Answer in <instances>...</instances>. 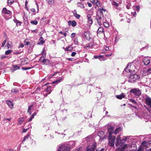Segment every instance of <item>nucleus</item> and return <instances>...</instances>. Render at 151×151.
<instances>
[{"label":"nucleus","mask_w":151,"mask_h":151,"mask_svg":"<svg viewBox=\"0 0 151 151\" xmlns=\"http://www.w3.org/2000/svg\"><path fill=\"white\" fill-rule=\"evenodd\" d=\"M112 4L113 5H114L116 7L118 6H119V4L117 3L116 1H113L112 2Z\"/></svg>","instance_id":"nucleus-41"},{"label":"nucleus","mask_w":151,"mask_h":151,"mask_svg":"<svg viewBox=\"0 0 151 151\" xmlns=\"http://www.w3.org/2000/svg\"><path fill=\"white\" fill-rule=\"evenodd\" d=\"M148 144L150 145V146L151 145V140L148 142L147 143L145 142V141H143L142 143V145L143 146H145L146 147H148Z\"/></svg>","instance_id":"nucleus-17"},{"label":"nucleus","mask_w":151,"mask_h":151,"mask_svg":"<svg viewBox=\"0 0 151 151\" xmlns=\"http://www.w3.org/2000/svg\"><path fill=\"white\" fill-rule=\"evenodd\" d=\"M59 33L60 34H63L65 37H66L67 35V33L65 32V33H63V32L62 31H60L59 32Z\"/></svg>","instance_id":"nucleus-50"},{"label":"nucleus","mask_w":151,"mask_h":151,"mask_svg":"<svg viewBox=\"0 0 151 151\" xmlns=\"http://www.w3.org/2000/svg\"><path fill=\"white\" fill-rule=\"evenodd\" d=\"M31 31L32 32H35L37 33V29L31 30Z\"/></svg>","instance_id":"nucleus-62"},{"label":"nucleus","mask_w":151,"mask_h":151,"mask_svg":"<svg viewBox=\"0 0 151 151\" xmlns=\"http://www.w3.org/2000/svg\"><path fill=\"white\" fill-rule=\"evenodd\" d=\"M32 68H31L30 67H22V69H23L24 70H27L29 69H30Z\"/></svg>","instance_id":"nucleus-51"},{"label":"nucleus","mask_w":151,"mask_h":151,"mask_svg":"<svg viewBox=\"0 0 151 151\" xmlns=\"http://www.w3.org/2000/svg\"><path fill=\"white\" fill-rule=\"evenodd\" d=\"M122 130V128L121 127H119L118 128H116L115 130V131L114 132V134H117L119 132H120Z\"/></svg>","instance_id":"nucleus-20"},{"label":"nucleus","mask_w":151,"mask_h":151,"mask_svg":"<svg viewBox=\"0 0 151 151\" xmlns=\"http://www.w3.org/2000/svg\"><path fill=\"white\" fill-rule=\"evenodd\" d=\"M103 24H104V26L106 27H109V24L106 22H103Z\"/></svg>","instance_id":"nucleus-46"},{"label":"nucleus","mask_w":151,"mask_h":151,"mask_svg":"<svg viewBox=\"0 0 151 151\" xmlns=\"http://www.w3.org/2000/svg\"><path fill=\"white\" fill-rule=\"evenodd\" d=\"M96 4V5L98 7H100L101 6V4H100V2L98 0H97L96 2V1L95 3H94V4Z\"/></svg>","instance_id":"nucleus-36"},{"label":"nucleus","mask_w":151,"mask_h":151,"mask_svg":"<svg viewBox=\"0 0 151 151\" xmlns=\"http://www.w3.org/2000/svg\"><path fill=\"white\" fill-rule=\"evenodd\" d=\"M3 16L5 17L6 19H8L12 17V12L7 9L6 8H4L2 11Z\"/></svg>","instance_id":"nucleus-2"},{"label":"nucleus","mask_w":151,"mask_h":151,"mask_svg":"<svg viewBox=\"0 0 151 151\" xmlns=\"http://www.w3.org/2000/svg\"><path fill=\"white\" fill-rule=\"evenodd\" d=\"M101 57H102V56L101 55H99V56L95 55L94 56L93 58H94L95 59H97V58L99 59V58Z\"/></svg>","instance_id":"nucleus-55"},{"label":"nucleus","mask_w":151,"mask_h":151,"mask_svg":"<svg viewBox=\"0 0 151 151\" xmlns=\"http://www.w3.org/2000/svg\"><path fill=\"white\" fill-rule=\"evenodd\" d=\"M93 45V43L91 42L88 43L87 46L84 47V48L86 50H88L90 48H91Z\"/></svg>","instance_id":"nucleus-16"},{"label":"nucleus","mask_w":151,"mask_h":151,"mask_svg":"<svg viewBox=\"0 0 151 151\" xmlns=\"http://www.w3.org/2000/svg\"><path fill=\"white\" fill-rule=\"evenodd\" d=\"M99 10L100 12V14L101 15H103L104 12H105L106 11V10L104 9L103 8L99 9Z\"/></svg>","instance_id":"nucleus-34"},{"label":"nucleus","mask_w":151,"mask_h":151,"mask_svg":"<svg viewBox=\"0 0 151 151\" xmlns=\"http://www.w3.org/2000/svg\"><path fill=\"white\" fill-rule=\"evenodd\" d=\"M64 50L65 51H71L72 49V47H71V46H69L67 47L64 48Z\"/></svg>","instance_id":"nucleus-30"},{"label":"nucleus","mask_w":151,"mask_h":151,"mask_svg":"<svg viewBox=\"0 0 151 151\" xmlns=\"http://www.w3.org/2000/svg\"><path fill=\"white\" fill-rule=\"evenodd\" d=\"M6 42V40H4L2 42V47H3L4 45L5 44Z\"/></svg>","instance_id":"nucleus-49"},{"label":"nucleus","mask_w":151,"mask_h":151,"mask_svg":"<svg viewBox=\"0 0 151 151\" xmlns=\"http://www.w3.org/2000/svg\"><path fill=\"white\" fill-rule=\"evenodd\" d=\"M30 23L32 25H37L38 23V22L36 20L34 21H31L30 22Z\"/></svg>","instance_id":"nucleus-32"},{"label":"nucleus","mask_w":151,"mask_h":151,"mask_svg":"<svg viewBox=\"0 0 151 151\" xmlns=\"http://www.w3.org/2000/svg\"><path fill=\"white\" fill-rule=\"evenodd\" d=\"M76 35V33H72L71 35V38H73L75 37V36Z\"/></svg>","instance_id":"nucleus-53"},{"label":"nucleus","mask_w":151,"mask_h":151,"mask_svg":"<svg viewBox=\"0 0 151 151\" xmlns=\"http://www.w3.org/2000/svg\"><path fill=\"white\" fill-rule=\"evenodd\" d=\"M77 6L81 9H83L84 6L83 4L81 2H78L77 4Z\"/></svg>","instance_id":"nucleus-22"},{"label":"nucleus","mask_w":151,"mask_h":151,"mask_svg":"<svg viewBox=\"0 0 151 151\" xmlns=\"http://www.w3.org/2000/svg\"><path fill=\"white\" fill-rule=\"evenodd\" d=\"M129 100L130 101L132 102L133 104H134L137 105V103L134 99H129Z\"/></svg>","instance_id":"nucleus-38"},{"label":"nucleus","mask_w":151,"mask_h":151,"mask_svg":"<svg viewBox=\"0 0 151 151\" xmlns=\"http://www.w3.org/2000/svg\"><path fill=\"white\" fill-rule=\"evenodd\" d=\"M87 4L89 7H91L92 6V4L89 2H87Z\"/></svg>","instance_id":"nucleus-59"},{"label":"nucleus","mask_w":151,"mask_h":151,"mask_svg":"<svg viewBox=\"0 0 151 151\" xmlns=\"http://www.w3.org/2000/svg\"><path fill=\"white\" fill-rule=\"evenodd\" d=\"M150 58L148 57H146L143 59V61L142 62V65L143 64L145 65H147L150 64Z\"/></svg>","instance_id":"nucleus-10"},{"label":"nucleus","mask_w":151,"mask_h":151,"mask_svg":"<svg viewBox=\"0 0 151 151\" xmlns=\"http://www.w3.org/2000/svg\"><path fill=\"white\" fill-rule=\"evenodd\" d=\"M140 7L139 6H133V9L136 10L138 12L140 9Z\"/></svg>","instance_id":"nucleus-25"},{"label":"nucleus","mask_w":151,"mask_h":151,"mask_svg":"<svg viewBox=\"0 0 151 151\" xmlns=\"http://www.w3.org/2000/svg\"><path fill=\"white\" fill-rule=\"evenodd\" d=\"M7 48L8 49H9L11 47V45L10 44L9 42H8L7 43Z\"/></svg>","instance_id":"nucleus-48"},{"label":"nucleus","mask_w":151,"mask_h":151,"mask_svg":"<svg viewBox=\"0 0 151 151\" xmlns=\"http://www.w3.org/2000/svg\"><path fill=\"white\" fill-rule=\"evenodd\" d=\"M39 40L40 42L38 43V44L39 45H43L45 42L44 39L42 37H41L40 38Z\"/></svg>","instance_id":"nucleus-23"},{"label":"nucleus","mask_w":151,"mask_h":151,"mask_svg":"<svg viewBox=\"0 0 151 151\" xmlns=\"http://www.w3.org/2000/svg\"><path fill=\"white\" fill-rule=\"evenodd\" d=\"M61 80H62V79H58L56 81H54L52 83V84H55V83L58 84V83H59L61 81Z\"/></svg>","instance_id":"nucleus-35"},{"label":"nucleus","mask_w":151,"mask_h":151,"mask_svg":"<svg viewBox=\"0 0 151 151\" xmlns=\"http://www.w3.org/2000/svg\"><path fill=\"white\" fill-rule=\"evenodd\" d=\"M129 64H128L123 71V73L124 75H125L126 73H128L127 74L129 75L131 74V73H133V72L135 71L136 67L134 65L131 64L129 67Z\"/></svg>","instance_id":"nucleus-1"},{"label":"nucleus","mask_w":151,"mask_h":151,"mask_svg":"<svg viewBox=\"0 0 151 151\" xmlns=\"http://www.w3.org/2000/svg\"><path fill=\"white\" fill-rule=\"evenodd\" d=\"M74 42L76 45H78L79 44V42L78 41V38L77 37H76L74 39Z\"/></svg>","instance_id":"nucleus-37"},{"label":"nucleus","mask_w":151,"mask_h":151,"mask_svg":"<svg viewBox=\"0 0 151 151\" xmlns=\"http://www.w3.org/2000/svg\"><path fill=\"white\" fill-rule=\"evenodd\" d=\"M23 122V119L22 118H20L19 119L18 121V124H21Z\"/></svg>","instance_id":"nucleus-42"},{"label":"nucleus","mask_w":151,"mask_h":151,"mask_svg":"<svg viewBox=\"0 0 151 151\" xmlns=\"http://www.w3.org/2000/svg\"><path fill=\"white\" fill-rule=\"evenodd\" d=\"M145 100L146 104L151 109V99L147 96L146 97Z\"/></svg>","instance_id":"nucleus-9"},{"label":"nucleus","mask_w":151,"mask_h":151,"mask_svg":"<svg viewBox=\"0 0 151 151\" xmlns=\"http://www.w3.org/2000/svg\"><path fill=\"white\" fill-rule=\"evenodd\" d=\"M105 50L106 51L109 50V47L108 46H105Z\"/></svg>","instance_id":"nucleus-60"},{"label":"nucleus","mask_w":151,"mask_h":151,"mask_svg":"<svg viewBox=\"0 0 151 151\" xmlns=\"http://www.w3.org/2000/svg\"><path fill=\"white\" fill-rule=\"evenodd\" d=\"M146 73L147 75L151 73V68L147 70Z\"/></svg>","instance_id":"nucleus-47"},{"label":"nucleus","mask_w":151,"mask_h":151,"mask_svg":"<svg viewBox=\"0 0 151 151\" xmlns=\"http://www.w3.org/2000/svg\"><path fill=\"white\" fill-rule=\"evenodd\" d=\"M7 104L9 106V107L11 109H12L14 107V105L12 102L11 101H6Z\"/></svg>","instance_id":"nucleus-15"},{"label":"nucleus","mask_w":151,"mask_h":151,"mask_svg":"<svg viewBox=\"0 0 151 151\" xmlns=\"http://www.w3.org/2000/svg\"><path fill=\"white\" fill-rule=\"evenodd\" d=\"M74 16L77 19H79L80 17V15L78 14H77V11L76 10H74L73 12Z\"/></svg>","instance_id":"nucleus-21"},{"label":"nucleus","mask_w":151,"mask_h":151,"mask_svg":"<svg viewBox=\"0 0 151 151\" xmlns=\"http://www.w3.org/2000/svg\"><path fill=\"white\" fill-rule=\"evenodd\" d=\"M33 106V105H32L28 107V108L27 110V113H29L30 115L31 114V108Z\"/></svg>","instance_id":"nucleus-28"},{"label":"nucleus","mask_w":151,"mask_h":151,"mask_svg":"<svg viewBox=\"0 0 151 151\" xmlns=\"http://www.w3.org/2000/svg\"><path fill=\"white\" fill-rule=\"evenodd\" d=\"M67 59L69 60V61H73L74 60V59L73 58H68Z\"/></svg>","instance_id":"nucleus-58"},{"label":"nucleus","mask_w":151,"mask_h":151,"mask_svg":"<svg viewBox=\"0 0 151 151\" xmlns=\"http://www.w3.org/2000/svg\"><path fill=\"white\" fill-rule=\"evenodd\" d=\"M13 68L14 69V70H15L17 69H19L20 68L19 66H18L16 65H13Z\"/></svg>","instance_id":"nucleus-39"},{"label":"nucleus","mask_w":151,"mask_h":151,"mask_svg":"<svg viewBox=\"0 0 151 151\" xmlns=\"http://www.w3.org/2000/svg\"><path fill=\"white\" fill-rule=\"evenodd\" d=\"M24 47V45L23 44L21 43L19 45V48H20V47L22 48V47Z\"/></svg>","instance_id":"nucleus-61"},{"label":"nucleus","mask_w":151,"mask_h":151,"mask_svg":"<svg viewBox=\"0 0 151 151\" xmlns=\"http://www.w3.org/2000/svg\"><path fill=\"white\" fill-rule=\"evenodd\" d=\"M112 132H109V145L111 147L114 146V142L115 140V136H112Z\"/></svg>","instance_id":"nucleus-5"},{"label":"nucleus","mask_w":151,"mask_h":151,"mask_svg":"<svg viewBox=\"0 0 151 151\" xmlns=\"http://www.w3.org/2000/svg\"><path fill=\"white\" fill-rule=\"evenodd\" d=\"M71 23L72 26L73 27H74L76 25V22L74 21H72Z\"/></svg>","instance_id":"nucleus-45"},{"label":"nucleus","mask_w":151,"mask_h":151,"mask_svg":"<svg viewBox=\"0 0 151 151\" xmlns=\"http://www.w3.org/2000/svg\"><path fill=\"white\" fill-rule=\"evenodd\" d=\"M131 93H132L136 97H139L141 94L140 90L138 88H134L130 91Z\"/></svg>","instance_id":"nucleus-6"},{"label":"nucleus","mask_w":151,"mask_h":151,"mask_svg":"<svg viewBox=\"0 0 151 151\" xmlns=\"http://www.w3.org/2000/svg\"><path fill=\"white\" fill-rule=\"evenodd\" d=\"M96 151H105V149L104 148H101L100 149H98L96 150Z\"/></svg>","instance_id":"nucleus-56"},{"label":"nucleus","mask_w":151,"mask_h":151,"mask_svg":"<svg viewBox=\"0 0 151 151\" xmlns=\"http://www.w3.org/2000/svg\"><path fill=\"white\" fill-rule=\"evenodd\" d=\"M51 86H47L46 88L43 90L44 95L46 96L48 94H50L51 92Z\"/></svg>","instance_id":"nucleus-7"},{"label":"nucleus","mask_w":151,"mask_h":151,"mask_svg":"<svg viewBox=\"0 0 151 151\" xmlns=\"http://www.w3.org/2000/svg\"><path fill=\"white\" fill-rule=\"evenodd\" d=\"M77 53L75 52H73L72 53L71 56L72 57H74L75 56L76 54Z\"/></svg>","instance_id":"nucleus-54"},{"label":"nucleus","mask_w":151,"mask_h":151,"mask_svg":"<svg viewBox=\"0 0 151 151\" xmlns=\"http://www.w3.org/2000/svg\"><path fill=\"white\" fill-rule=\"evenodd\" d=\"M85 37L87 40H89L91 38L90 33L88 32H86L84 33Z\"/></svg>","instance_id":"nucleus-14"},{"label":"nucleus","mask_w":151,"mask_h":151,"mask_svg":"<svg viewBox=\"0 0 151 151\" xmlns=\"http://www.w3.org/2000/svg\"><path fill=\"white\" fill-rule=\"evenodd\" d=\"M29 134L25 136L23 139L22 141V143H23L27 139H28L29 137Z\"/></svg>","instance_id":"nucleus-33"},{"label":"nucleus","mask_w":151,"mask_h":151,"mask_svg":"<svg viewBox=\"0 0 151 151\" xmlns=\"http://www.w3.org/2000/svg\"><path fill=\"white\" fill-rule=\"evenodd\" d=\"M108 129L109 130L108 131V132H111L113 133V132H112V131L113 130L114 128V127L113 126H109L108 127Z\"/></svg>","instance_id":"nucleus-31"},{"label":"nucleus","mask_w":151,"mask_h":151,"mask_svg":"<svg viewBox=\"0 0 151 151\" xmlns=\"http://www.w3.org/2000/svg\"><path fill=\"white\" fill-rule=\"evenodd\" d=\"M48 4L50 5H52L54 3V0H46Z\"/></svg>","instance_id":"nucleus-26"},{"label":"nucleus","mask_w":151,"mask_h":151,"mask_svg":"<svg viewBox=\"0 0 151 151\" xmlns=\"http://www.w3.org/2000/svg\"><path fill=\"white\" fill-rule=\"evenodd\" d=\"M98 15L97 17V21L99 24H101L104 22L103 18V15Z\"/></svg>","instance_id":"nucleus-11"},{"label":"nucleus","mask_w":151,"mask_h":151,"mask_svg":"<svg viewBox=\"0 0 151 151\" xmlns=\"http://www.w3.org/2000/svg\"><path fill=\"white\" fill-rule=\"evenodd\" d=\"M72 21H69L68 22V25H69V26H70V25H72Z\"/></svg>","instance_id":"nucleus-63"},{"label":"nucleus","mask_w":151,"mask_h":151,"mask_svg":"<svg viewBox=\"0 0 151 151\" xmlns=\"http://www.w3.org/2000/svg\"><path fill=\"white\" fill-rule=\"evenodd\" d=\"M14 22L16 23V24L18 25H20L21 22L16 19H14L13 20Z\"/></svg>","instance_id":"nucleus-29"},{"label":"nucleus","mask_w":151,"mask_h":151,"mask_svg":"<svg viewBox=\"0 0 151 151\" xmlns=\"http://www.w3.org/2000/svg\"><path fill=\"white\" fill-rule=\"evenodd\" d=\"M58 151H69V149L68 147L64 145H62L59 146Z\"/></svg>","instance_id":"nucleus-8"},{"label":"nucleus","mask_w":151,"mask_h":151,"mask_svg":"<svg viewBox=\"0 0 151 151\" xmlns=\"http://www.w3.org/2000/svg\"><path fill=\"white\" fill-rule=\"evenodd\" d=\"M12 51V50H9L5 52V54L6 55H9L10 53Z\"/></svg>","instance_id":"nucleus-40"},{"label":"nucleus","mask_w":151,"mask_h":151,"mask_svg":"<svg viewBox=\"0 0 151 151\" xmlns=\"http://www.w3.org/2000/svg\"><path fill=\"white\" fill-rule=\"evenodd\" d=\"M120 138L119 135L116 139L115 145L116 147L122 146L124 144L125 142L127 140L128 137H124V138L121 140H120Z\"/></svg>","instance_id":"nucleus-3"},{"label":"nucleus","mask_w":151,"mask_h":151,"mask_svg":"<svg viewBox=\"0 0 151 151\" xmlns=\"http://www.w3.org/2000/svg\"><path fill=\"white\" fill-rule=\"evenodd\" d=\"M45 50V49L44 48L43 49V50H42L43 52L42 53V56L41 58H42V57L43 58H45V57L46 53L44 52Z\"/></svg>","instance_id":"nucleus-44"},{"label":"nucleus","mask_w":151,"mask_h":151,"mask_svg":"<svg viewBox=\"0 0 151 151\" xmlns=\"http://www.w3.org/2000/svg\"><path fill=\"white\" fill-rule=\"evenodd\" d=\"M104 31L103 28L102 27H100L98 29L97 31V33L98 34H101L103 33Z\"/></svg>","instance_id":"nucleus-19"},{"label":"nucleus","mask_w":151,"mask_h":151,"mask_svg":"<svg viewBox=\"0 0 151 151\" xmlns=\"http://www.w3.org/2000/svg\"><path fill=\"white\" fill-rule=\"evenodd\" d=\"M91 16L90 14H88L87 15V17L88 19L87 22L90 24H91L93 23V20L91 18Z\"/></svg>","instance_id":"nucleus-12"},{"label":"nucleus","mask_w":151,"mask_h":151,"mask_svg":"<svg viewBox=\"0 0 151 151\" xmlns=\"http://www.w3.org/2000/svg\"><path fill=\"white\" fill-rule=\"evenodd\" d=\"M96 145V143H94L93 144V145L91 146V147L89 148L88 147H87V150L86 151H94Z\"/></svg>","instance_id":"nucleus-13"},{"label":"nucleus","mask_w":151,"mask_h":151,"mask_svg":"<svg viewBox=\"0 0 151 151\" xmlns=\"http://www.w3.org/2000/svg\"><path fill=\"white\" fill-rule=\"evenodd\" d=\"M29 129V128H28L27 129H23L22 132L23 133L26 132Z\"/></svg>","instance_id":"nucleus-52"},{"label":"nucleus","mask_w":151,"mask_h":151,"mask_svg":"<svg viewBox=\"0 0 151 151\" xmlns=\"http://www.w3.org/2000/svg\"><path fill=\"white\" fill-rule=\"evenodd\" d=\"M42 62L46 65H49L50 64V61L47 59H44L42 60Z\"/></svg>","instance_id":"nucleus-18"},{"label":"nucleus","mask_w":151,"mask_h":151,"mask_svg":"<svg viewBox=\"0 0 151 151\" xmlns=\"http://www.w3.org/2000/svg\"><path fill=\"white\" fill-rule=\"evenodd\" d=\"M11 92L13 93H16L18 92V91L16 88H14L12 89Z\"/></svg>","instance_id":"nucleus-27"},{"label":"nucleus","mask_w":151,"mask_h":151,"mask_svg":"<svg viewBox=\"0 0 151 151\" xmlns=\"http://www.w3.org/2000/svg\"><path fill=\"white\" fill-rule=\"evenodd\" d=\"M116 98L118 99H121L124 97V95L123 93H122L120 95H117L116 96Z\"/></svg>","instance_id":"nucleus-24"},{"label":"nucleus","mask_w":151,"mask_h":151,"mask_svg":"<svg viewBox=\"0 0 151 151\" xmlns=\"http://www.w3.org/2000/svg\"><path fill=\"white\" fill-rule=\"evenodd\" d=\"M90 2L92 3L93 4L94 3H95V1H96V0H89Z\"/></svg>","instance_id":"nucleus-57"},{"label":"nucleus","mask_w":151,"mask_h":151,"mask_svg":"<svg viewBox=\"0 0 151 151\" xmlns=\"http://www.w3.org/2000/svg\"><path fill=\"white\" fill-rule=\"evenodd\" d=\"M14 0H8L7 3L8 4L11 5L14 2Z\"/></svg>","instance_id":"nucleus-43"},{"label":"nucleus","mask_w":151,"mask_h":151,"mask_svg":"<svg viewBox=\"0 0 151 151\" xmlns=\"http://www.w3.org/2000/svg\"><path fill=\"white\" fill-rule=\"evenodd\" d=\"M137 151H142V150L141 147H139Z\"/></svg>","instance_id":"nucleus-64"},{"label":"nucleus","mask_w":151,"mask_h":151,"mask_svg":"<svg viewBox=\"0 0 151 151\" xmlns=\"http://www.w3.org/2000/svg\"><path fill=\"white\" fill-rule=\"evenodd\" d=\"M130 76L128 80L129 82L131 83H134L137 80L139 79L140 77V76L137 74H135L133 73H131L130 74Z\"/></svg>","instance_id":"nucleus-4"}]
</instances>
